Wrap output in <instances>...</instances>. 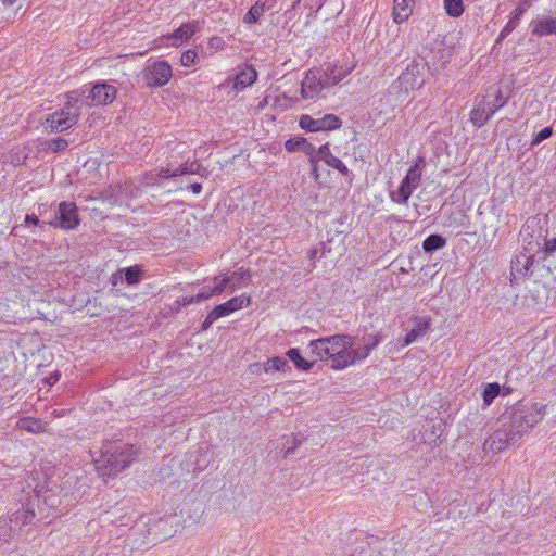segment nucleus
<instances>
[{"label": "nucleus", "instance_id": "nucleus-1", "mask_svg": "<svg viewBox=\"0 0 556 556\" xmlns=\"http://www.w3.org/2000/svg\"><path fill=\"white\" fill-rule=\"evenodd\" d=\"M353 346L354 337L333 334L312 340L307 348L316 359L328 362L333 370H343L363 362L358 349Z\"/></svg>", "mask_w": 556, "mask_h": 556}, {"label": "nucleus", "instance_id": "nucleus-2", "mask_svg": "<svg viewBox=\"0 0 556 556\" xmlns=\"http://www.w3.org/2000/svg\"><path fill=\"white\" fill-rule=\"evenodd\" d=\"M89 453L99 476L106 478L129 467L138 451L134 445L117 439L105 441L98 452L90 450Z\"/></svg>", "mask_w": 556, "mask_h": 556}, {"label": "nucleus", "instance_id": "nucleus-3", "mask_svg": "<svg viewBox=\"0 0 556 556\" xmlns=\"http://www.w3.org/2000/svg\"><path fill=\"white\" fill-rule=\"evenodd\" d=\"M75 481L76 478L71 475L49 477L45 484L37 485L35 490L38 505L42 503L50 509L56 508L61 505L63 497L74 496L72 486Z\"/></svg>", "mask_w": 556, "mask_h": 556}, {"label": "nucleus", "instance_id": "nucleus-4", "mask_svg": "<svg viewBox=\"0 0 556 556\" xmlns=\"http://www.w3.org/2000/svg\"><path fill=\"white\" fill-rule=\"evenodd\" d=\"M87 90L85 86L80 92L84 94ZM79 90L67 93V101L64 105L53 113L47 115L43 122V128L49 132H63L71 129L80 115V105L78 101Z\"/></svg>", "mask_w": 556, "mask_h": 556}, {"label": "nucleus", "instance_id": "nucleus-5", "mask_svg": "<svg viewBox=\"0 0 556 556\" xmlns=\"http://www.w3.org/2000/svg\"><path fill=\"white\" fill-rule=\"evenodd\" d=\"M545 414L546 406L544 404L530 403L518 405L509 416H506V420L519 439H521L543 420Z\"/></svg>", "mask_w": 556, "mask_h": 556}, {"label": "nucleus", "instance_id": "nucleus-6", "mask_svg": "<svg viewBox=\"0 0 556 556\" xmlns=\"http://www.w3.org/2000/svg\"><path fill=\"white\" fill-rule=\"evenodd\" d=\"M427 66L421 61H413L391 85V93L405 99L410 91L419 89L426 81Z\"/></svg>", "mask_w": 556, "mask_h": 556}, {"label": "nucleus", "instance_id": "nucleus-7", "mask_svg": "<svg viewBox=\"0 0 556 556\" xmlns=\"http://www.w3.org/2000/svg\"><path fill=\"white\" fill-rule=\"evenodd\" d=\"M426 161L418 156L408 168L406 176L402 179L396 191L390 193L394 203L406 204L413 192L419 187Z\"/></svg>", "mask_w": 556, "mask_h": 556}, {"label": "nucleus", "instance_id": "nucleus-8", "mask_svg": "<svg viewBox=\"0 0 556 556\" xmlns=\"http://www.w3.org/2000/svg\"><path fill=\"white\" fill-rule=\"evenodd\" d=\"M507 99L500 89L483 97L470 112V121L477 127L483 126L493 114L503 108Z\"/></svg>", "mask_w": 556, "mask_h": 556}, {"label": "nucleus", "instance_id": "nucleus-9", "mask_svg": "<svg viewBox=\"0 0 556 556\" xmlns=\"http://www.w3.org/2000/svg\"><path fill=\"white\" fill-rule=\"evenodd\" d=\"M519 437L515 433L513 428L506 420L504 415L501 418V428L495 430L483 443V451L485 453L497 454L508 446L515 444Z\"/></svg>", "mask_w": 556, "mask_h": 556}, {"label": "nucleus", "instance_id": "nucleus-10", "mask_svg": "<svg viewBox=\"0 0 556 556\" xmlns=\"http://www.w3.org/2000/svg\"><path fill=\"white\" fill-rule=\"evenodd\" d=\"M299 125L306 131L319 132L339 129L342 126V121L332 113L317 115L316 117L304 114L300 117Z\"/></svg>", "mask_w": 556, "mask_h": 556}, {"label": "nucleus", "instance_id": "nucleus-11", "mask_svg": "<svg viewBox=\"0 0 556 556\" xmlns=\"http://www.w3.org/2000/svg\"><path fill=\"white\" fill-rule=\"evenodd\" d=\"M79 223L77 205L74 202L66 201L59 204L54 217L47 222L51 227L63 230L76 229Z\"/></svg>", "mask_w": 556, "mask_h": 556}, {"label": "nucleus", "instance_id": "nucleus-12", "mask_svg": "<svg viewBox=\"0 0 556 556\" xmlns=\"http://www.w3.org/2000/svg\"><path fill=\"white\" fill-rule=\"evenodd\" d=\"M172 66L166 61H155L148 64L142 72V78L150 88L165 86L172 78Z\"/></svg>", "mask_w": 556, "mask_h": 556}, {"label": "nucleus", "instance_id": "nucleus-13", "mask_svg": "<svg viewBox=\"0 0 556 556\" xmlns=\"http://www.w3.org/2000/svg\"><path fill=\"white\" fill-rule=\"evenodd\" d=\"M325 73L321 68H311L301 81V96L304 100L318 98L324 89L329 88L326 84Z\"/></svg>", "mask_w": 556, "mask_h": 556}, {"label": "nucleus", "instance_id": "nucleus-14", "mask_svg": "<svg viewBox=\"0 0 556 556\" xmlns=\"http://www.w3.org/2000/svg\"><path fill=\"white\" fill-rule=\"evenodd\" d=\"M116 88L108 83H98L89 89L87 99L89 104L99 106L112 103L116 98Z\"/></svg>", "mask_w": 556, "mask_h": 556}, {"label": "nucleus", "instance_id": "nucleus-15", "mask_svg": "<svg viewBox=\"0 0 556 556\" xmlns=\"http://www.w3.org/2000/svg\"><path fill=\"white\" fill-rule=\"evenodd\" d=\"M199 29H200V22L191 21V22L181 24L173 34L167 36V39L170 40V46L179 47L185 41L190 39Z\"/></svg>", "mask_w": 556, "mask_h": 556}, {"label": "nucleus", "instance_id": "nucleus-16", "mask_svg": "<svg viewBox=\"0 0 556 556\" xmlns=\"http://www.w3.org/2000/svg\"><path fill=\"white\" fill-rule=\"evenodd\" d=\"M200 167H201V165L199 164L198 161L186 162L177 167H172V166L161 167L157 176L163 177V178H172V177H177V176H182V175H188V174H197L199 172Z\"/></svg>", "mask_w": 556, "mask_h": 556}, {"label": "nucleus", "instance_id": "nucleus-17", "mask_svg": "<svg viewBox=\"0 0 556 556\" xmlns=\"http://www.w3.org/2000/svg\"><path fill=\"white\" fill-rule=\"evenodd\" d=\"M415 321L416 324L413 329L406 333L402 341H400L401 346H407L418 338L425 336L431 325V319L429 317L415 318Z\"/></svg>", "mask_w": 556, "mask_h": 556}, {"label": "nucleus", "instance_id": "nucleus-18", "mask_svg": "<svg viewBox=\"0 0 556 556\" xmlns=\"http://www.w3.org/2000/svg\"><path fill=\"white\" fill-rule=\"evenodd\" d=\"M532 34L538 37L556 35V18L545 17L531 23Z\"/></svg>", "mask_w": 556, "mask_h": 556}, {"label": "nucleus", "instance_id": "nucleus-19", "mask_svg": "<svg viewBox=\"0 0 556 556\" xmlns=\"http://www.w3.org/2000/svg\"><path fill=\"white\" fill-rule=\"evenodd\" d=\"M415 0H393V21L397 24L405 22L413 11Z\"/></svg>", "mask_w": 556, "mask_h": 556}, {"label": "nucleus", "instance_id": "nucleus-20", "mask_svg": "<svg viewBox=\"0 0 556 556\" xmlns=\"http://www.w3.org/2000/svg\"><path fill=\"white\" fill-rule=\"evenodd\" d=\"M257 78V73L252 66H244L235 77L233 88L236 90H243L251 86Z\"/></svg>", "mask_w": 556, "mask_h": 556}, {"label": "nucleus", "instance_id": "nucleus-21", "mask_svg": "<svg viewBox=\"0 0 556 556\" xmlns=\"http://www.w3.org/2000/svg\"><path fill=\"white\" fill-rule=\"evenodd\" d=\"M352 68L343 67V66H327L323 72L325 73L326 84H328L329 88L336 86L341 80H343L350 73Z\"/></svg>", "mask_w": 556, "mask_h": 556}, {"label": "nucleus", "instance_id": "nucleus-22", "mask_svg": "<svg viewBox=\"0 0 556 556\" xmlns=\"http://www.w3.org/2000/svg\"><path fill=\"white\" fill-rule=\"evenodd\" d=\"M16 427L29 433H42L47 430V424L38 418L24 417L17 420Z\"/></svg>", "mask_w": 556, "mask_h": 556}, {"label": "nucleus", "instance_id": "nucleus-23", "mask_svg": "<svg viewBox=\"0 0 556 556\" xmlns=\"http://www.w3.org/2000/svg\"><path fill=\"white\" fill-rule=\"evenodd\" d=\"M285 148L288 152L303 151L306 155H312L315 151V147L303 137L288 139L285 142Z\"/></svg>", "mask_w": 556, "mask_h": 556}, {"label": "nucleus", "instance_id": "nucleus-24", "mask_svg": "<svg viewBox=\"0 0 556 556\" xmlns=\"http://www.w3.org/2000/svg\"><path fill=\"white\" fill-rule=\"evenodd\" d=\"M269 0H257L254 5L250 8L247 14L243 16V22L245 24L256 23L260 17L269 10L268 5Z\"/></svg>", "mask_w": 556, "mask_h": 556}, {"label": "nucleus", "instance_id": "nucleus-25", "mask_svg": "<svg viewBox=\"0 0 556 556\" xmlns=\"http://www.w3.org/2000/svg\"><path fill=\"white\" fill-rule=\"evenodd\" d=\"M228 278L230 291L247 287L251 281L250 273L248 270H243L242 268L228 275Z\"/></svg>", "mask_w": 556, "mask_h": 556}, {"label": "nucleus", "instance_id": "nucleus-26", "mask_svg": "<svg viewBox=\"0 0 556 556\" xmlns=\"http://www.w3.org/2000/svg\"><path fill=\"white\" fill-rule=\"evenodd\" d=\"M531 265V256L525 253H520L519 255H516L515 258L511 261V274L523 276L528 273Z\"/></svg>", "mask_w": 556, "mask_h": 556}, {"label": "nucleus", "instance_id": "nucleus-27", "mask_svg": "<svg viewBox=\"0 0 556 556\" xmlns=\"http://www.w3.org/2000/svg\"><path fill=\"white\" fill-rule=\"evenodd\" d=\"M286 355L291 362L294 363L295 367L302 371H308L313 368L315 362H309L301 355L298 348H292L287 351Z\"/></svg>", "mask_w": 556, "mask_h": 556}, {"label": "nucleus", "instance_id": "nucleus-28", "mask_svg": "<svg viewBox=\"0 0 556 556\" xmlns=\"http://www.w3.org/2000/svg\"><path fill=\"white\" fill-rule=\"evenodd\" d=\"M382 340L383 337L380 333L369 334L365 338L364 345L357 348L362 355V359L365 361L369 356L370 352L376 349Z\"/></svg>", "mask_w": 556, "mask_h": 556}, {"label": "nucleus", "instance_id": "nucleus-29", "mask_svg": "<svg viewBox=\"0 0 556 556\" xmlns=\"http://www.w3.org/2000/svg\"><path fill=\"white\" fill-rule=\"evenodd\" d=\"M314 156H317V161H323L329 167H333L336 163L340 160L331 153L330 146L328 142L320 146L317 151H314Z\"/></svg>", "mask_w": 556, "mask_h": 556}, {"label": "nucleus", "instance_id": "nucleus-30", "mask_svg": "<svg viewBox=\"0 0 556 556\" xmlns=\"http://www.w3.org/2000/svg\"><path fill=\"white\" fill-rule=\"evenodd\" d=\"M446 240L440 235H430L422 242V249L426 252H433L445 247Z\"/></svg>", "mask_w": 556, "mask_h": 556}, {"label": "nucleus", "instance_id": "nucleus-31", "mask_svg": "<svg viewBox=\"0 0 556 556\" xmlns=\"http://www.w3.org/2000/svg\"><path fill=\"white\" fill-rule=\"evenodd\" d=\"M35 518V513L29 508H23L13 513L10 517V522L15 525H28Z\"/></svg>", "mask_w": 556, "mask_h": 556}, {"label": "nucleus", "instance_id": "nucleus-32", "mask_svg": "<svg viewBox=\"0 0 556 556\" xmlns=\"http://www.w3.org/2000/svg\"><path fill=\"white\" fill-rule=\"evenodd\" d=\"M287 369H290L288 362L279 356L269 358L264 365V370L266 372L286 371Z\"/></svg>", "mask_w": 556, "mask_h": 556}, {"label": "nucleus", "instance_id": "nucleus-33", "mask_svg": "<svg viewBox=\"0 0 556 556\" xmlns=\"http://www.w3.org/2000/svg\"><path fill=\"white\" fill-rule=\"evenodd\" d=\"M501 392V386L497 382L488 383L482 392V399L485 406L492 404L494 399L498 396Z\"/></svg>", "mask_w": 556, "mask_h": 556}, {"label": "nucleus", "instance_id": "nucleus-34", "mask_svg": "<svg viewBox=\"0 0 556 556\" xmlns=\"http://www.w3.org/2000/svg\"><path fill=\"white\" fill-rule=\"evenodd\" d=\"M444 9L451 17H459L464 13L463 0H444Z\"/></svg>", "mask_w": 556, "mask_h": 556}, {"label": "nucleus", "instance_id": "nucleus-35", "mask_svg": "<svg viewBox=\"0 0 556 556\" xmlns=\"http://www.w3.org/2000/svg\"><path fill=\"white\" fill-rule=\"evenodd\" d=\"M232 312L247 307L251 303V298L247 294L235 296L228 301Z\"/></svg>", "mask_w": 556, "mask_h": 556}, {"label": "nucleus", "instance_id": "nucleus-36", "mask_svg": "<svg viewBox=\"0 0 556 556\" xmlns=\"http://www.w3.org/2000/svg\"><path fill=\"white\" fill-rule=\"evenodd\" d=\"M123 271L125 274V280L128 285H136L140 281L141 269L139 267H127Z\"/></svg>", "mask_w": 556, "mask_h": 556}, {"label": "nucleus", "instance_id": "nucleus-37", "mask_svg": "<svg viewBox=\"0 0 556 556\" xmlns=\"http://www.w3.org/2000/svg\"><path fill=\"white\" fill-rule=\"evenodd\" d=\"M213 282L216 294H222L225 290L229 289V278L227 274L215 277Z\"/></svg>", "mask_w": 556, "mask_h": 556}, {"label": "nucleus", "instance_id": "nucleus-38", "mask_svg": "<svg viewBox=\"0 0 556 556\" xmlns=\"http://www.w3.org/2000/svg\"><path fill=\"white\" fill-rule=\"evenodd\" d=\"M520 18H515V15L511 14L509 21L506 23V25L502 28L500 31L497 42L506 38L519 24Z\"/></svg>", "mask_w": 556, "mask_h": 556}, {"label": "nucleus", "instance_id": "nucleus-39", "mask_svg": "<svg viewBox=\"0 0 556 556\" xmlns=\"http://www.w3.org/2000/svg\"><path fill=\"white\" fill-rule=\"evenodd\" d=\"M198 59V53L189 49L181 54L180 63L182 66L190 67L197 63Z\"/></svg>", "mask_w": 556, "mask_h": 556}, {"label": "nucleus", "instance_id": "nucleus-40", "mask_svg": "<svg viewBox=\"0 0 556 556\" xmlns=\"http://www.w3.org/2000/svg\"><path fill=\"white\" fill-rule=\"evenodd\" d=\"M538 0H519L518 5L513 11L511 14L515 15V18H521V16L527 12L529 8L533 5Z\"/></svg>", "mask_w": 556, "mask_h": 556}, {"label": "nucleus", "instance_id": "nucleus-41", "mask_svg": "<svg viewBox=\"0 0 556 556\" xmlns=\"http://www.w3.org/2000/svg\"><path fill=\"white\" fill-rule=\"evenodd\" d=\"M216 295L213 286L206 285L200 289V291L195 294V300L199 303L208 300L210 298Z\"/></svg>", "mask_w": 556, "mask_h": 556}, {"label": "nucleus", "instance_id": "nucleus-42", "mask_svg": "<svg viewBox=\"0 0 556 556\" xmlns=\"http://www.w3.org/2000/svg\"><path fill=\"white\" fill-rule=\"evenodd\" d=\"M552 135H553L552 127H544L538 134L534 135V137L531 141V146L532 147L538 146L543 140L548 139Z\"/></svg>", "mask_w": 556, "mask_h": 556}, {"label": "nucleus", "instance_id": "nucleus-43", "mask_svg": "<svg viewBox=\"0 0 556 556\" xmlns=\"http://www.w3.org/2000/svg\"><path fill=\"white\" fill-rule=\"evenodd\" d=\"M212 313L214 314V316H216L217 319L222 318V317H225V316H228L230 315L232 312L228 301L225 302V303H222L217 306H215L213 309H212Z\"/></svg>", "mask_w": 556, "mask_h": 556}, {"label": "nucleus", "instance_id": "nucleus-44", "mask_svg": "<svg viewBox=\"0 0 556 556\" xmlns=\"http://www.w3.org/2000/svg\"><path fill=\"white\" fill-rule=\"evenodd\" d=\"M68 147L67 140L63 138H55L51 142V149L53 152H60L65 150Z\"/></svg>", "mask_w": 556, "mask_h": 556}, {"label": "nucleus", "instance_id": "nucleus-45", "mask_svg": "<svg viewBox=\"0 0 556 556\" xmlns=\"http://www.w3.org/2000/svg\"><path fill=\"white\" fill-rule=\"evenodd\" d=\"M309 156V164H311V167H312V176L314 177V179L317 181L319 179V172H318V166H317V156H314V153L312 155H308Z\"/></svg>", "mask_w": 556, "mask_h": 556}, {"label": "nucleus", "instance_id": "nucleus-46", "mask_svg": "<svg viewBox=\"0 0 556 556\" xmlns=\"http://www.w3.org/2000/svg\"><path fill=\"white\" fill-rule=\"evenodd\" d=\"M332 168L337 169L343 176H346V177L352 176L351 170L348 168V166L341 160H339ZM350 180H352V178H350Z\"/></svg>", "mask_w": 556, "mask_h": 556}, {"label": "nucleus", "instance_id": "nucleus-47", "mask_svg": "<svg viewBox=\"0 0 556 556\" xmlns=\"http://www.w3.org/2000/svg\"><path fill=\"white\" fill-rule=\"evenodd\" d=\"M176 303L178 304V306H187V305H190V304H199L198 300H195V295L181 296V298L177 299Z\"/></svg>", "mask_w": 556, "mask_h": 556}, {"label": "nucleus", "instance_id": "nucleus-48", "mask_svg": "<svg viewBox=\"0 0 556 556\" xmlns=\"http://www.w3.org/2000/svg\"><path fill=\"white\" fill-rule=\"evenodd\" d=\"M544 251L547 254H552L556 251V237L551 240H545Z\"/></svg>", "mask_w": 556, "mask_h": 556}, {"label": "nucleus", "instance_id": "nucleus-49", "mask_svg": "<svg viewBox=\"0 0 556 556\" xmlns=\"http://www.w3.org/2000/svg\"><path fill=\"white\" fill-rule=\"evenodd\" d=\"M216 320V316L211 311L202 324V330H207Z\"/></svg>", "mask_w": 556, "mask_h": 556}, {"label": "nucleus", "instance_id": "nucleus-50", "mask_svg": "<svg viewBox=\"0 0 556 556\" xmlns=\"http://www.w3.org/2000/svg\"><path fill=\"white\" fill-rule=\"evenodd\" d=\"M292 441H293V446L287 447L286 455L292 454L295 451L296 446H299L302 443V439L299 438L298 435H293Z\"/></svg>", "mask_w": 556, "mask_h": 556}, {"label": "nucleus", "instance_id": "nucleus-51", "mask_svg": "<svg viewBox=\"0 0 556 556\" xmlns=\"http://www.w3.org/2000/svg\"><path fill=\"white\" fill-rule=\"evenodd\" d=\"M25 222L27 225H34V226L40 225V220L35 214L26 215Z\"/></svg>", "mask_w": 556, "mask_h": 556}, {"label": "nucleus", "instance_id": "nucleus-52", "mask_svg": "<svg viewBox=\"0 0 556 556\" xmlns=\"http://www.w3.org/2000/svg\"><path fill=\"white\" fill-rule=\"evenodd\" d=\"M189 189L191 190L192 193L199 194L202 191V186L201 184L194 182L190 185Z\"/></svg>", "mask_w": 556, "mask_h": 556}, {"label": "nucleus", "instance_id": "nucleus-53", "mask_svg": "<svg viewBox=\"0 0 556 556\" xmlns=\"http://www.w3.org/2000/svg\"><path fill=\"white\" fill-rule=\"evenodd\" d=\"M174 519H175V517H173V516H168V517H166V518H164V519H162V520L160 521V526L165 527V526H167V525H169V523L172 525V521H173Z\"/></svg>", "mask_w": 556, "mask_h": 556}, {"label": "nucleus", "instance_id": "nucleus-54", "mask_svg": "<svg viewBox=\"0 0 556 556\" xmlns=\"http://www.w3.org/2000/svg\"><path fill=\"white\" fill-rule=\"evenodd\" d=\"M317 255V249H311L308 252H307V257L313 261Z\"/></svg>", "mask_w": 556, "mask_h": 556}, {"label": "nucleus", "instance_id": "nucleus-55", "mask_svg": "<svg viewBox=\"0 0 556 556\" xmlns=\"http://www.w3.org/2000/svg\"><path fill=\"white\" fill-rule=\"evenodd\" d=\"M202 513H203L202 510H200V511H198V510H197V511H195V516H194V518H193V521H194V522H198V521L200 520V518H201V516H202Z\"/></svg>", "mask_w": 556, "mask_h": 556}, {"label": "nucleus", "instance_id": "nucleus-56", "mask_svg": "<svg viewBox=\"0 0 556 556\" xmlns=\"http://www.w3.org/2000/svg\"><path fill=\"white\" fill-rule=\"evenodd\" d=\"M176 532H177V528H175V529H174V530H172V531H167V532H165L164 534H165V536L170 538V536H173Z\"/></svg>", "mask_w": 556, "mask_h": 556}, {"label": "nucleus", "instance_id": "nucleus-57", "mask_svg": "<svg viewBox=\"0 0 556 556\" xmlns=\"http://www.w3.org/2000/svg\"><path fill=\"white\" fill-rule=\"evenodd\" d=\"M14 2H15V0H2V3H3L4 5H13V4H14Z\"/></svg>", "mask_w": 556, "mask_h": 556}, {"label": "nucleus", "instance_id": "nucleus-58", "mask_svg": "<svg viewBox=\"0 0 556 556\" xmlns=\"http://www.w3.org/2000/svg\"><path fill=\"white\" fill-rule=\"evenodd\" d=\"M58 377H59V375H55L54 377H51L50 379L53 380V381L49 380V383H54L58 380Z\"/></svg>", "mask_w": 556, "mask_h": 556}]
</instances>
